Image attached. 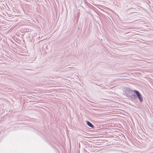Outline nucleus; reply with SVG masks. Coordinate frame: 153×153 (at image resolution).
Wrapping results in <instances>:
<instances>
[{
  "mask_svg": "<svg viewBox=\"0 0 153 153\" xmlns=\"http://www.w3.org/2000/svg\"><path fill=\"white\" fill-rule=\"evenodd\" d=\"M134 94L135 97L134 99H136L137 98L139 100L140 102L142 103L143 101V99L142 98V95L137 90H134Z\"/></svg>",
  "mask_w": 153,
  "mask_h": 153,
  "instance_id": "f03ea898",
  "label": "nucleus"
},
{
  "mask_svg": "<svg viewBox=\"0 0 153 153\" xmlns=\"http://www.w3.org/2000/svg\"><path fill=\"white\" fill-rule=\"evenodd\" d=\"M86 123L87 125L88 126H89L90 127L93 128H94V126L93 125L92 123H91L89 121H86Z\"/></svg>",
  "mask_w": 153,
  "mask_h": 153,
  "instance_id": "7ed1b4c3",
  "label": "nucleus"
},
{
  "mask_svg": "<svg viewBox=\"0 0 153 153\" xmlns=\"http://www.w3.org/2000/svg\"><path fill=\"white\" fill-rule=\"evenodd\" d=\"M126 94L127 97L129 99L134 98L135 97L134 94V90L130 88H127L126 91Z\"/></svg>",
  "mask_w": 153,
  "mask_h": 153,
  "instance_id": "f257e3e1",
  "label": "nucleus"
},
{
  "mask_svg": "<svg viewBox=\"0 0 153 153\" xmlns=\"http://www.w3.org/2000/svg\"><path fill=\"white\" fill-rule=\"evenodd\" d=\"M96 85H98V86H100V87H101V86H100V85H98V84H96Z\"/></svg>",
  "mask_w": 153,
  "mask_h": 153,
  "instance_id": "20e7f679",
  "label": "nucleus"
},
{
  "mask_svg": "<svg viewBox=\"0 0 153 153\" xmlns=\"http://www.w3.org/2000/svg\"><path fill=\"white\" fill-rule=\"evenodd\" d=\"M54 71H58V70H56V69H54Z\"/></svg>",
  "mask_w": 153,
  "mask_h": 153,
  "instance_id": "39448f33",
  "label": "nucleus"
}]
</instances>
